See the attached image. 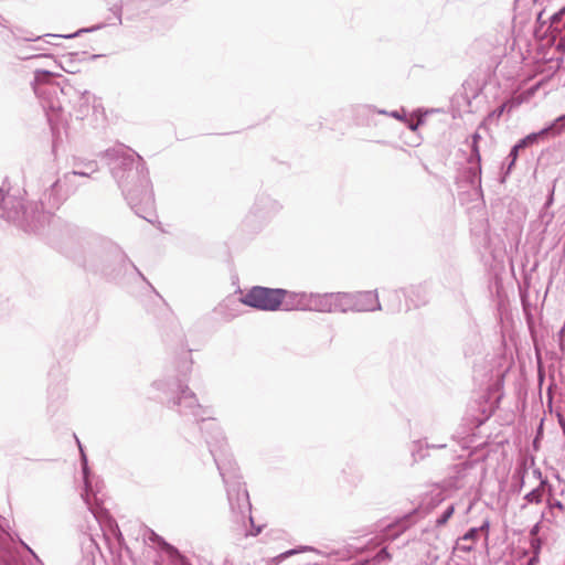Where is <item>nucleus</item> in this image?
Instances as JSON below:
<instances>
[{
	"mask_svg": "<svg viewBox=\"0 0 565 565\" xmlns=\"http://www.w3.org/2000/svg\"><path fill=\"white\" fill-rule=\"evenodd\" d=\"M114 178L121 188L128 203L136 209L139 204L151 205L152 192L142 159L132 150L124 147L106 151Z\"/></svg>",
	"mask_w": 565,
	"mask_h": 565,
	"instance_id": "f257e3e1",
	"label": "nucleus"
},
{
	"mask_svg": "<svg viewBox=\"0 0 565 565\" xmlns=\"http://www.w3.org/2000/svg\"><path fill=\"white\" fill-rule=\"evenodd\" d=\"M60 181H55L50 190L43 193V199L26 204L0 189V216L15 223L24 231L40 232L50 224L52 211L57 209L63 200L60 196Z\"/></svg>",
	"mask_w": 565,
	"mask_h": 565,
	"instance_id": "f03ea898",
	"label": "nucleus"
},
{
	"mask_svg": "<svg viewBox=\"0 0 565 565\" xmlns=\"http://www.w3.org/2000/svg\"><path fill=\"white\" fill-rule=\"evenodd\" d=\"M203 429L211 434V438H207L206 441L223 481L226 484L231 510L244 515L250 511L248 492L239 481L235 465L224 452L225 444L222 433L214 422L205 423Z\"/></svg>",
	"mask_w": 565,
	"mask_h": 565,
	"instance_id": "7ed1b4c3",
	"label": "nucleus"
},
{
	"mask_svg": "<svg viewBox=\"0 0 565 565\" xmlns=\"http://www.w3.org/2000/svg\"><path fill=\"white\" fill-rule=\"evenodd\" d=\"M284 295L285 289L281 288L256 286L243 297V302L259 310L276 311L280 309Z\"/></svg>",
	"mask_w": 565,
	"mask_h": 565,
	"instance_id": "20e7f679",
	"label": "nucleus"
},
{
	"mask_svg": "<svg viewBox=\"0 0 565 565\" xmlns=\"http://www.w3.org/2000/svg\"><path fill=\"white\" fill-rule=\"evenodd\" d=\"M175 404L180 406V412L184 415L192 414L199 418L204 413L202 406L198 404L195 395L188 387H180Z\"/></svg>",
	"mask_w": 565,
	"mask_h": 565,
	"instance_id": "39448f33",
	"label": "nucleus"
},
{
	"mask_svg": "<svg viewBox=\"0 0 565 565\" xmlns=\"http://www.w3.org/2000/svg\"><path fill=\"white\" fill-rule=\"evenodd\" d=\"M381 305L376 292L360 291L352 294V311H374L380 310Z\"/></svg>",
	"mask_w": 565,
	"mask_h": 565,
	"instance_id": "423d86ee",
	"label": "nucleus"
},
{
	"mask_svg": "<svg viewBox=\"0 0 565 565\" xmlns=\"http://www.w3.org/2000/svg\"><path fill=\"white\" fill-rule=\"evenodd\" d=\"M280 309L286 311L309 309V292H294L285 289Z\"/></svg>",
	"mask_w": 565,
	"mask_h": 565,
	"instance_id": "0eeeda50",
	"label": "nucleus"
},
{
	"mask_svg": "<svg viewBox=\"0 0 565 565\" xmlns=\"http://www.w3.org/2000/svg\"><path fill=\"white\" fill-rule=\"evenodd\" d=\"M565 130V114L557 117L548 127L542 129L537 134H531L526 136L525 138L521 139L518 142V146L522 149L526 147L530 143H533L537 137L544 136L548 132H552L553 135H559Z\"/></svg>",
	"mask_w": 565,
	"mask_h": 565,
	"instance_id": "6e6552de",
	"label": "nucleus"
},
{
	"mask_svg": "<svg viewBox=\"0 0 565 565\" xmlns=\"http://www.w3.org/2000/svg\"><path fill=\"white\" fill-rule=\"evenodd\" d=\"M308 311L332 312V292L315 294L309 292Z\"/></svg>",
	"mask_w": 565,
	"mask_h": 565,
	"instance_id": "1a4fd4ad",
	"label": "nucleus"
},
{
	"mask_svg": "<svg viewBox=\"0 0 565 565\" xmlns=\"http://www.w3.org/2000/svg\"><path fill=\"white\" fill-rule=\"evenodd\" d=\"M352 311L351 292H332V312Z\"/></svg>",
	"mask_w": 565,
	"mask_h": 565,
	"instance_id": "9d476101",
	"label": "nucleus"
},
{
	"mask_svg": "<svg viewBox=\"0 0 565 565\" xmlns=\"http://www.w3.org/2000/svg\"><path fill=\"white\" fill-rule=\"evenodd\" d=\"M143 540L145 541H149V542H152V543H157L159 546L162 547V550H164L170 556H174L178 554V551L171 546L170 544H168L167 542L163 541L162 537H160L158 534H156L152 530L146 527L143 530Z\"/></svg>",
	"mask_w": 565,
	"mask_h": 565,
	"instance_id": "9b49d317",
	"label": "nucleus"
},
{
	"mask_svg": "<svg viewBox=\"0 0 565 565\" xmlns=\"http://www.w3.org/2000/svg\"><path fill=\"white\" fill-rule=\"evenodd\" d=\"M51 73L46 71H36L34 77V92L39 97H42L46 93H56L57 87L55 85L44 86L41 84L42 77L50 76Z\"/></svg>",
	"mask_w": 565,
	"mask_h": 565,
	"instance_id": "f8f14e48",
	"label": "nucleus"
},
{
	"mask_svg": "<svg viewBox=\"0 0 565 565\" xmlns=\"http://www.w3.org/2000/svg\"><path fill=\"white\" fill-rule=\"evenodd\" d=\"M516 105L518 104L514 100H508L503 103L500 107L490 113L487 118H484V120L479 125L478 129L486 128L488 124L492 122L493 120H498L505 110L510 111Z\"/></svg>",
	"mask_w": 565,
	"mask_h": 565,
	"instance_id": "ddd939ff",
	"label": "nucleus"
},
{
	"mask_svg": "<svg viewBox=\"0 0 565 565\" xmlns=\"http://www.w3.org/2000/svg\"><path fill=\"white\" fill-rule=\"evenodd\" d=\"M478 535L479 529H470L462 537L459 539L458 547L463 552L472 551Z\"/></svg>",
	"mask_w": 565,
	"mask_h": 565,
	"instance_id": "4468645a",
	"label": "nucleus"
},
{
	"mask_svg": "<svg viewBox=\"0 0 565 565\" xmlns=\"http://www.w3.org/2000/svg\"><path fill=\"white\" fill-rule=\"evenodd\" d=\"M553 36L562 38L563 29L565 28V7L552 15L550 25Z\"/></svg>",
	"mask_w": 565,
	"mask_h": 565,
	"instance_id": "2eb2a0df",
	"label": "nucleus"
},
{
	"mask_svg": "<svg viewBox=\"0 0 565 565\" xmlns=\"http://www.w3.org/2000/svg\"><path fill=\"white\" fill-rule=\"evenodd\" d=\"M546 483V480H541L540 486L529 493L525 494L524 500L527 503H541L543 499V487Z\"/></svg>",
	"mask_w": 565,
	"mask_h": 565,
	"instance_id": "dca6fc26",
	"label": "nucleus"
},
{
	"mask_svg": "<svg viewBox=\"0 0 565 565\" xmlns=\"http://www.w3.org/2000/svg\"><path fill=\"white\" fill-rule=\"evenodd\" d=\"M77 444H78V447H79V450H81V455H82V462H83V473H84V481H85V492L89 491V480H88V467H87V458H86V455L79 444V441L77 440Z\"/></svg>",
	"mask_w": 565,
	"mask_h": 565,
	"instance_id": "f3484780",
	"label": "nucleus"
},
{
	"mask_svg": "<svg viewBox=\"0 0 565 565\" xmlns=\"http://www.w3.org/2000/svg\"><path fill=\"white\" fill-rule=\"evenodd\" d=\"M454 512H455V507H454V505H449V507L444 511V513H443L439 518H437V520H436V525H437V526H443V525H445V524L448 522V520L451 518V515L454 514Z\"/></svg>",
	"mask_w": 565,
	"mask_h": 565,
	"instance_id": "a211bd4d",
	"label": "nucleus"
},
{
	"mask_svg": "<svg viewBox=\"0 0 565 565\" xmlns=\"http://www.w3.org/2000/svg\"><path fill=\"white\" fill-rule=\"evenodd\" d=\"M97 169L95 163H89L87 167V170L82 171H73L71 173L65 174V179H70L72 175H81V177H88L90 173L95 172Z\"/></svg>",
	"mask_w": 565,
	"mask_h": 565,
	"instance_id": "6ab92c4d",
	"label": "nucleus"
},
{
	"mask_svg": "<svg viewBox=\"0 0 565 565\" xmlns=\"http://www.w3.org/2000/svg\"><path fill=\"white\" fill-rule=\"evenodd\" d=\"M480 160H481V157H480V151H479L478 142L472 140V142H471V156H470L469 161L471 163L473 161H476L477 163H480Z\"/></svg>",
	"mask_w": 565,
	"mask_h": 565,
	"instance_id": "aec40b11",
	"label": "nucleus"
},
{
	"mask_svg": "<svg viewBox=\"0 0 565 565\" xmlns=\"http://www.w3.org/2000/svg\"><path fill=\"white\" fill-rule=\"evenodd\" d=\"M391 559V554L386 548H382L373 558L375 563L387 562Z\"/></svg>",
	"mask_w": 565,
	"mask_h": 565,
	"instance_id": "412c9836",
	"label": "nucleus"
},
{
	"mask_svg": "<svg viewBox=\"0 0 565 565\" xmlns=\"http://www.w3.org/2000/svg\"><path fill=\"white\" fill-rule=\"evenodd\" d=\"M393 300L396 302L388 307V310L395 312L401 310V294L398 291H394L391 294Z\"/></svg>",
	"mask_w": 565,
	"mask_h": 565,
	"instance_id": "4be33fe9",
	"label": "nucleus"
},
{
	"mask_svg": "<svg viewBox=\"0 0 565 565\" xmlns=\"http://www.w3.org/2000/svg\"><path fill=\"white\" fill-rule=\"evenodd\" d=\"M307 550H311V548H310V547H307V546H303V547H300V548L289 550V551H287V552L281 553V554L278 556V558H279V559H285V558H287V557H289V556H291V555H294V554H297V553H300V552H302V551H307Z\"/></svg>",
	"mask_w": 565,
	"mask_h": 565,
	"instance_id": "5701e85b",
	"label": "nucleus"
},
{
	"mask_svg": "<svg viewBox=\"0 0 565 565\" xmlns=\"http://www.w3.org/2000/svg\"><path fill=\"white\" fill-rule=\"evenodd\" d=\"M520 149H521V148L518 146V143H516V145L511 149L510 154H509V157L511 158V162H510L509 168H508L509 170H510V169L512 168V166L514 164V162H515V160H516V158H518V154H519V150H520Z\"/></svg>",
	"mask_w": 565,
	"mask_h": 565,
	"instance_id": "b1692460",
	"label": "nucleus"
},
{
	"mask_svg": "<svg viewBox=\"0 0 565 565\" xmlns=\"http://www.w3.org/2000/svg\"><path fill=\"white\" fill-rule=\"evenodd\" d=\"M110 10L116 15L118 24H121L122 7L120 4H114Z\"/></svg>",
	"mask_w": 565,
	"mask_h": 565,
	"instance_id": "393cba45",
	"label": "nucleus"
},
{
	"mask_svg": "<svg viewBox=\"0 0 565 565\" xmlns=\"http://www.w3.org/2000/svg\"><path fill=\"white\" fill-rule=\"evenodd\" d=\"M395 527H396V525H388V532L385 536L387 540H394L399 535L402 530L391 533V531L394 530Z\"/></svg>",
	"mask_w": 565,
	"mask_h": 565,
	"instance_id": "a878e982",
	"label": "nucleus"
},
{
	"mask_svg": "<svg viewBox=\"0 0 565 565\" xmlns=\"http://www.w3.org/2000/svg\"><path fill=\"white\" fill-rule=\"evenodd\" d=\"M548 507H550V509H551V510H552V509H558V510H561V511H563V510H564V505H563V503H562L561 501H558V500L550 501V502H548Z\"/></svg>",
	"mask_w": 565,
	"mask_h": 565,
	"instance_id": "bb28decb",
	"label": "nucleus"
},
{
	"mask_svg": "<svg viewBox=\"0 0 565 565\" xmlns=\"http://www.w3.org/2000/svg\"><path fill=\"white\" fill-rule=\"evenodd\" d=\"M100 28H103V25L93 26L90 29H83V30H79L78 32H76L74 34L65 35V38H74V36L78 35L81 32H92V31L98 30Z\"/></svg>",
	"mask_w": 565,
	"mask_h": 565,
	"instance_id": "cd10ccee",
	"label": "nucleus"
},
{
	"mask_svg": "<svg viewBox=\"0 0 565 565\" xmlns=\"http://www.w3.org/2000/svg\"><path fill=\"white\" fill-rule=\"evenodd\" d=\"M35 57H49L46 54H24L21 55V58L29 60V58H35Z\"/></svg>",
	"mask_w": 565,
	"mask_h": 565,
	"instance_id": "c85d7f7f",
	"label": "nucleus"
},
{
	"mask_svg": "<svg viewBox=\"0 0 565 565\" xmlns=\"http://www.w3.org/2000/svg\"><path fill=\"white\" fill-rule=\"evenodd\" d=\"M489 526H490V523L488 520H486L482 525H480L478 529H479V533L480 532H486V536L488 537V531H489Z\"/></svg>",
	"mask_w": 565,
	"mask_h": 565,
	"instance_id": "c756f323",
	"label": "nucleus"
},
{
	"mask_svg": "<svg viewBox=\"0 0 565 565\" xmlns=\"http://www.w3.org/2000/svg\"><path fill=\"white\" fill-rule=\"evenodd\" d=\"M21 544L30 554H32L38 559L36 554L33 552V550L28 544H25L23 541H21Z\"/></svg>",
	"mask_w": 565,
	"mask_h": 565,
	"instance_id": "7c9ffc66",
	"label": "nucleus"
},
{
	"mask_svg": "<svg viewBox=\"0 0 565 565\" xmlns=\"http://www.w3.org/2000/svg\"><path fill=\"white\" fill-rule=\"evenodd\" d=\"M83 497L85 498L86 504H87V505H89V501H88V499H87V497H88V491H87L85 494H83ZM88 510H89V511H92V514H94V515L96 516L95 511H93V508H92V507H88Z\"/></svg>",
	"mask_w": 565,
	"mask_h": 565,
	"instance_id": "2f4dec72",
	"label": "nucleus"
},
{
	"mask_svg": "<svg viewBox=\"0 0 565 565\" xmlns=\"http://www.w3.org/2000/svg\"><path fill=\"white\" fill-rule=\"evenodd\" d=\"M83 497L85 498L86 504H87V505H89V501H88V499H87V497H88V491H87L85 494H83ZM88 510H89V511H92V514H94V515L96 516L95 511H93V508H92V507H88Z\"/></svg>",
	"mask_w": 565,
	"mask_h": 565,
	"instance_id": "473e14b6",
	"label": "nucleus"
},
{
	"mask_svg": "<svg viewBox=\"0 0 565 565\" xmlns=\"http://www.w3.org/2000/svg\"><path fill=\"white\" fill-rule=\"evenodd\" d=\"M83 497L85 498L86 504H87V505H89V501H88V499H87V497H88V491H87L85 494H83ZM88 510H89V511H92V514H94V515L96 516L95 511H93V508H92V507H88Z\"/></svg>",
	"mask_w": 565,
	"mask_h": 565,
	"instance_id": "72a5a7b5",
	"label": "nucleus"
},
{
	"mask_svg": "<svg viewBox=\"0 0 565 565\" xmlns=\"http://www.w3.org/2000/svg\"><path fill=\"white\" fill-rule=\"evenodd\" d=\"M481 136L478 131H476L473 135H472V140L478 142L480 140Z\"/></svg>",
	"mask_w": 565,
	"mask_h": 565,
	"instance_id": "f704fd0d",
	"label": "nucleus"
},
{
	"mask_svg": "<svg viewBox=\"0 0 565 565\" xmlns=\"http://www.w3.org/2000/svg\"><path fill=\"white\" fill-rule=\"evenodd\" d=\"M553 194H554V190L551 191L550 198H548V200H547V202L545 204L546 206L552 204V202H553Z\"/></svg>",
	"mask_w": 565,
	"mask_h": 565,
	"instance_id": "c9c22d12",
	"label": "nucleus"
},
{
	"mask_svg": "<svg viewBox=\"0 0 565 565\" xmlns=\"http://www.w3.org/2000/svg\"><path fill=\"white\" fill-rule=\"evenodd\" d=\"M205 413L206 412L204 411V413L201 416H199L202 419L203 423H205V420H210V417H206V418L204 417Z\"/></svg>",
	"mask_w": 565,
	"mask_h": 565,
	"instance_id": "e433bc0d",
	"label": "nucleus"
},
{
	"mask_svg": "<svg viewBox=\"0 0 565 565\" xmlns=\"http://www.w3.org/2000/svg\"><path fill=\"white\" fill-rule=\"evenodd\" d=\"M539 530V524L534 525V527L532 529L531 533L532 534H535Z\"/></svg>",
	"mask_w": 565,
	"mask_h": 565,
	"instance_id": "4c0bfd02",
	"label": "nucleus"
},
{
	"mask_svg": "<svg viewBox=\"0 0 565 565\" xmlns=\"http://www.w3.org/2000/svg\"><path fill=\"white\" fill-rule=\"evenodd\" d=\"M534 475L537 476L539 478H541V471L539 469H535L534 471Z\"/></svg>",
	"mask_w": 565,
	"mask_h": 565,
	"instance_id": "58836bf2",
	"label": "nucleus"
},
{
	"mask_svg": "<svg viewBox=\"0 0 565 565\" xmlns=\"http://www.w3.org/2000/svg\"><path fill=\"white\" fill-rule=\"evenodd\" d=\"M562 35H563V36H562L561 39H564V36H565V33H564V34L562 33Z\"/></svg>",
	"mask_w": 565,
	"mask_h": 565,
	"instance_id": "ea45409f",
	"label": "nucleus"
},
{
	"mask_svg": "<svg viewBox=\"0 0 565 565\" xmlns=\"http://www.w3.org/2000/svg\"><path fill=\"white\" fill-rule=\"evenodd\" d=\"M562 35H563V36H562L561 39H564V36H565V33H564V34L562 33Z\"/></svg>",
	"mask_w": 565,
	"mask_h": 565,
	"instance_id": "a19ab883",
	"label": "nucleus"
}]
</instances>
